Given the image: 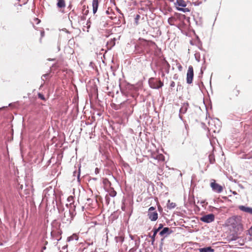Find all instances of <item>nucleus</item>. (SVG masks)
Segmentation results:
<instances>
[{"label":"nucleus","mask_w":252,"mask_h":252,"mask_svg":"<svg viewBox=\"0 0 252 252\" xmlns=\"http://www.w3.org/2000/svg\"><path fill=\"white\" fill-rule=\"evenodd\" d=\"M227 226L230 227L231 231L234 232L237 235L241 234L243 231V227L240 217L233 216L227 220Z\"/></svg>","instance_id":"nucleus-1"},{"label":"nucleus","mask_w":252,"mask_h":252,"mask_svg":"<svg viewBox=\"0 0 252 252\" xmlns=\"http://www.w3.org/2000/svg\"><path fill=\"white\" fill-rule=\"evenodd\" d=\"M186 18L184 14L176 13L173 16L171 17L168 19V23L170 25L173 26L179 24Z\"/></svg>","instance_id":"nucleus-2"},{"label":"nucleus","mask_w":252,"mask_h":252,"mask_svg":"<svg viewBox=\"0 0 252 252\" xmlns=\"http://www.w3.org/2000/svg\"><path fill=\"white\" fill-rule=\"evenodd\" d=\"M149 83L150 87L155 89L160 88L163 85V83L160 80H155L153 78L150 79Z\"/></svg>","instance_id":"nucleus-3"},{"label":"nucleus","mask_w":252,"mask_h":252,"mask_svg":"<svg viewBox=\"0 0 252 252\" xmlns=\"http://www.w3.org/2000/svg\"><path fill=\"white\" fill-rule=\"evenodd\" d=\"M55 193L54 189L50 186L45 189L43 192V199L48 201V199L51 196H54Z\"/></svg>","instance_id":"nucleus-4"},{"label":"nucleus","mask_w":252,"mask_h":252,"mask_svg":"<svg viewBox=\"0 0 252 252\" xmlns=\"http://www.w3.org/2000/svg\"><path fill=\"white\" fill-rule=\"evenodd\" d=\"M155 209V207H151L148 210V216L151 221H156L158 218V214Z\"/></svg>","instance_id":"nucleus-5"},{"label":"nucleus","mask_w":252,"mask_h":252,"mask_svg":"<svg viewBox=\"0 0 252 252\" xmlns=\"http://www.w3.org/2000/svg\"><path fill=\"white\" fill-rule=\"evenodd\" d=\"M210 187H211L213 191L220 193L223 190V187L219 184L216 183L215 180H212L210 183Z\"/></svg>","instance_id":"nucleus-6"},{"label":"nucleus","mask_w":252,"mask_h":252,"mask_svg":"<svg viewBox=\"0 0 252 252\" xmlns=\"http://www.w3.org/2000/svg\"><path fill=\"white\" fill-rule=\"evenodd\" d=\"M200 220L206 223H210L214 221L215 215L213 214H209L204 215L200 219Z\"/></svg>","instance_id":"nucleus-7"},{"label":"nucleus","mask_w":252,"mask_h":252,"mask_svg":"<svg viewBox=\"0 0 252 252\" xmlns=\"http://www.w3.org/2000/svg\"><path fill=\"white\" fill-rule=\"evenodd\" d=\"M62 232L59 229H54L51 232V236L53 240L59 241L62 238Z\"/></svg>","instance_id":"nucleus-8"},{"label":"nucleus","mask_w":252,"mask_h":252,"mask_svg":"<svg viewBox=\"0 0 252 252\" xmlns=\"http://www.w3.org/2000/svg\"><path fill=\"white\" fill-rule=\"evenodd\" d=\"M193 78V69L192 66H189L187 74V82L191 84Z\"/></svg>","instance_id":"nucleus-9"},{"label":"nucleus","mask_w":252,"mask_h":252,"mask_svg":"<svg viewBox=\"0 0 252 252\" xmlns=\"http://www.w3.org/2000/svg\"><path fill=\"white\" fill-rule=\"evenodd\" d=\"M215 121L213 120L209 122V128L210 130H212L214 132H219L220 131V126H218V127L216 126H214L213 123Z\"/></svg>","instance_id":"nucleus-10"},{"label":"nucleus","mask_w":252,"mask_h":252,"mask_svg":"<svg viewBox=\"0 0 252 252\" xmlns=\"http://www.w3.org/2000/svg\"><path fill=\"white\" fill-rule=\"evenodd\" d=\"M188 103H184L180 109L179 117L182 120V115L186 113L188 109Z\"/></svg>","instance_id":"nucleus-11"},{"label":"nucleus","mask_w":252,"mask_h":252,"mask_svg":"<svg viewBox=\"0 0 252 252\" xmlns=\"http://www.w3.org/2000/svg\"><path fill=\"white\" fill-rule=\"evenodd\" d=\"M239 209L243 212L252 215V208L251 207L241 205L239 206Z\"/></svg>","instance_id":"nucleus-12"},{"label":"nucleus","mask_w":252,"mask_h":252,"mask_svg":"<svg viewBox=\"0 0 252 252\" xmlns=\"http://www.w3.org/2000/svg\"><path fill=\"white\" fill-rule=\"evenodd\" d=\"M115 241L118 246H121L124 240V237L122 234H120L118 236L115 237Z\"/></svg>","instance_id":"nucleus-13"},{"label":"nucleus","mask_w":252,"mask_h":252,"mask_svg":"<svg viewBox=\"0 0 252 252\" xmlns=\"http://www.w3.org/2000/svg\"><path fill=\"white\" fill-rule=\"evenodd\" d=\"M93 10L94 14H95L97 10L98 1V0H93L92 1Z\"/></svg>","instance_id":"nucleus-14"},{"label":"nucleus","mask_w":252,"mask_h":252,"mask_svg":"<svg viewBox=\"0 0 252 252\" xmlns=\"http://www.w3.org/2000/svg\"><path fill=\"white\" fill-rule=\"evenodd\" d=\"M171 231H170V229L168 227H164L159 232V235L161 236H164L165 234H169Z\"/></svg>","instance_id":"nucleus-15"},{"label":"nucleus","mask_w":252,"mask_h":252,"mask_svg":"<svg viewBox=\"0 0 252 252\" xmlns=\"http://www.w3.org/2000/svg\"><path fill=\"white\" fill-rule=\"evenodd\" d=\"M199 252H214V250L212 249L211 247H205L203 248H200L199 249Z\"/></svg>","instance_id":"nucleus-16"},{"label":"nucleus","mask_w":252,"mask_h":252,"mask_svg":"<svg viewBox=\"0 0 252 252\" xmlns=\"http://www.w3.org/2000/svg\"><path fill=\"white\" fill-rule=\"evenodd\" d=\"M159 229H155L154 230V234L152 236H150V237L152 239V244H154L155 241V237L157 235V233L158 232Z\"/></svg>","instance_id":"nucleus-17"},{"label":"nucleus","mask_w":252,"mask_h":252,"mask_svg":"<svg viewBox=\"0 0 252 252\" xmlns=\"http://www.w3.org/2000/svg\"><path fill=\"white\" fill-rule=\"evenodd\" d=\"M57 6L59 8H64L65 7L64 0H58Z\"/></svg>","instance_id":"nucleus-18"},{"label":"nucleus","mask_w":252,"mask_h":252,"mask_svg":"<svg viewBox=\"0 0 252 252\" xmlns=\"http://www.w3.org/2000/svg\"><path fill=\"white\" fill-rule=\"evenodd\" d=\"M103 184H104V189L108 191L109 190V187L110 186V184L108 180L106 179H104L103 180Z\"/></svg>","instance_id":"nucleus-19"},{"label":"nucleus","mask_w":252,"mask_h":252,"mask_svg":"<svg viewBox=\"0 0 252 252\" xmlns=\"http://www.w3.org/2000/svg\"><path fill=\"white\" fill-rule=\"evenodd\" d=\"M78 236L76 234H73L72 235L68 237L67 238V241H71L73 240H78Z\"/></svg>","instance_id":"nucleus-20"},{"label":"nucleus","mask_w":252,"mask_h":252,"mask_svg":"<svg viewBox=\"0 0 252 252\" xmlns=\"http://www.w3.org/2000/svg\"><path fill=\"white\" fill-rule=\"evenodd\" d=\"M176 206V204L173 202H170L169 200L167 203V208L169 209H173L175 208Z\"/></svg>","instance_id":"nucleus-21"},{"label":"nucleus","mask_w":252,"mask_h":252,"mask_svg":"<svg viewBox=\"0 0 252 252\" xmlns=\"http://www.w3.org/2000/svg\"><path fill=\"white\" fill-rule=\"evenodd\" d=\"M177 2L179 6L182 7L186 6V3L184 0H177Z\"/></svg>","instance_id":"nucleus-22"},{"label":"nucleus","mask_w":252,"mask_h":252,"mask_svg":"<svg viewBox=\"0 0 252 252\" xmlns=\"http://www.w3.org/2000/svg\"><path fill=\"white\" fill-rule=\"evenodd\" d=\"M156 159L158 160H161L163 161L164 160V157L163 155L162 154H159L157 156L156 158H155Z\"/></svg>","instance_id":"nucleus-23"},{"label":"nucleus","mask_w":252,"mask_h":252,"mask_svg":"<svg viewBox=\"0 0 252 252\" xmlns=\"http://www.w3.org/2000/svg\"><path fill=\"white\" fill-rule=\"evenodd\" d=\"M209 159L211 163H213L215 161V158H214L213 156L211 155L209 156Z\"/></svg>","instance_id":"nucleus-24"},{"label":"nucleus","mask_w":252,"mask_h":252,"mask_svg":"<svg viewBox=\"0 0 252 252\" xmlns=\"http://www.w3.org/2000/svg\"><path fill=\"white\" fill-rule=\"evenodd\" d=\"M116 195V192L111 188V196H115Z\"/></svg>","instance_id":"nucleus-25"},{"label":"nucleus","mask_w":252,"mask_h":252,"mask_svg":"<svg viewBox=\"0 0 252 252\" xmlns=\"http://www.w3.org/2000/svg\"><path fill=\"white\" fill-rule=\"evenodd\" d=\"M38 97H39V98H41L42 100H44L45 99V98H44L43 95L41 94H38Z\"/></svg>","instance_id":"nucleus-26"},{"label":"nucleus","mask_w":252,"mask_h":252,"mask_svg":"<svg viewBox=\"0 0 252 252\" xmlns=\"http://www.w3.org/2000/svg\"><path fill=\"white\" fill-rule=\"evenodd\" d=\"M175 82L174 81H171V82L170 83V87L173 88L175 87Z\"/></svg>","instance_id":"nucleus-27"},{"label":"nucleus","mask_w":252,"mask_h":252,"mask_svg":"<svg viewBox=\"0 0 252 252\" xmlns=\"http://www.w3.org/2000/svg\"><path fill=\"white\" fill-rule=\"evenodd\" d=\"M139 18H140V16L139 15H137L135 18V20L136 24H137L138 20H139Z\"/></svg>","instance_id":"nucleus-28"},{"label":"nucleus","mask_w":252,"mask_h":252,"mask_svg":"<svg viewBox=\"0 0 252 252\" xmlns=\"http://www.w3.org/2000/svg\"><path fill=\"white\" fill-rule=\"evenodd\" d=\"M73 197L72 196H70L68 197L67 200L68 202H71L73 200Z\"/></svg>","instance_id":"nucleus-29"},{"label":"nucleus","mask_w":252,"mask_h":252,"mask_svg":"<svg viewBox=\"0 0 252 252\" xmlns=\"http://www.w3.org/2000/svg\"><path fill=\"white\" fill-rule=\"evenodd\" d=\"M66 214V215H68L69 217H70V211H66L65 212H64V217H65V214Z\"/></svg>","instance_id":"nucleus-30"},{"label":"nucleus","mask_w":252,"mask_h":252,"mask_svg":"<svg viewBox=\"0 0 252 252\" xmlns=\"http://www.w3.org/2000/svg\"><path fill=\"white\" fill-rule=\"evenodd\" d=\"M48 76V74H44L42 76V79L43 80V77H45L46 78L47 76Z\"/></svg>","instance_id":"nucleus-31"},{"label":"nucleus","mask_w":252,"mask_h":252,"mask_svg":"<svg viewBox=\"0 0 252 252\" xmlns=\"http://www.w3.org/2000/svg\"><path fill=\"white\" fill-rule=\"evenodd\" d=\"M41 37H43L44 36V31L41 32Z\"/></svg>","instance_id":"nucleus-32"},{"label":"nucleus","mask_w":252,"mask_h":252,"mask_svg":"<svg viewBox=\"0 0 252 252\" xmlns=\"http://www.w3.org/2000/svg\"><path fill=\"white\" fill-rule=\"evenodd\" d=\"M237 237L233 236V238L231 239L232 240H236L237 239Z\"/></svg>","instance_id":"nucleus-33"},{"label":"nucleus","mask_w":252,"mask_h":252,"mask_svg":"<svg viewBox=\"0 0 252 252\" xmlns=\"http://www.w3.org/2000/svg\"><path fill=\"white\" fill-rule=\"evenodd\" d=\"M98 172H99V171H98V169L97 168H95V173H96V174H97V173H98Z\"/></svg>","instance_id":"nucleus-34"},{"label":"nucleus","mask_w":252,"mask_h":252,"mask_svg":"<svg viewBox=\"0 0 252 252\" xmlns=\"http://www.w3.org/2000/svg\"><path fill=\"white\" fill-rule=\"evenodd\" d=\"M162 227V224H159V227L158 229H159V230Z\"/></svg>","instance_id":"nucleus-35"},{"label":"nucleus","mask_w":252,"mask_h":252,"mask_svg":"<svg viewBox=\"0 0 252 252\" xmlns=\"http://www.w3.org/2000/svg\"><path fill=\"white\" fill-rule=\"evenodd\" d=\"M71 217H70V218H67L66 220L67 221H71Z\"/></svg>","instance_id":"nucleus-36"},{"label":"nucleus","mask_w":252,"mask_h":252,"mask_svg":"<svg viewBox=\"0 0 252 252\" xmlns=\"http://www.w3.org/2000/svg\"><path fill=\"white\" fill-rule=\"evenodd\" d=\"M35 20L37 21V24H38V23H39V22H40V20H38V19H35Z\"/></svg>","instance_id":"nucleus-37"},{"label":"nucleus","mask_w":252,"mask_h":252,"mask_svg":"<svg viewBox=\"0 0 252 252\" xmlns=\"http://www.w3.org/2000/svg\"><path fill=\"white\" fill-rule=\"evenodd\" d=\"M106 54H107V52H106L105 53V54L103 55V57H104V58H105V56H106Z\"/></svg>","instance_id":"nucleus-38"},{"label":"nucleus","mask_w":252,"mask_h":252,"mask_svg":"<svg viewBox=\"0 0 252 252\" xmlns=\"http://www.w3.org/2000/svg\"><path fill=\"white\" fill-rule=\"evenodd\" d=\"M107 234H108V232L106 233V235H107ZM106 238H107L106 241H107L108 240V235H107V236H106Z\"/></svg>","instance_id":"nucleus-39"},{"label":"nucleus","mask_w":252,"mask_h":252,"mask_svg":"<svg viewBox=\"0 0 252 252\" xmlns=\"http://www.w3.org/2000/svg\"><path fill=\"white\" fill-rule=\"evenodd\" d=\"M109 10V8H108V10L106 11V13H107V14H109V10Z\"/></svg>","instance_id":"nucleus-40"},{"label":"nucleus","mask_w":252,"mask_h":252,"mask_svg":"<svg viewBox=\"0 0 252 252\" xmlns=\"http://www.w3.org/2000/svg\"><path fill=\"white\" fill-rule=\"evenodd\" d=\"M251 235H252V227L251 228Z\"/></svg>","instance_id":"nucleus-41"},{"label":"nucleus","mask_w":252,"mask_h":252,"mask_svg":"<svg viewBox=\"0 0 252 252\" xmlns=\"http://www.w3.org/2000/svg\"><path fill=\"white\" fill-rule=\"evenodd\" d=\"M106 37H108L109 36V34H107L105 35Z\"/></svg>","instance_id":"nucleus-42"},{"label":"nucleus","mask_w":252,"mask_h":252,"mask_svg":"<svg viewBox=\"0 0 252 252\" xmlns=\"http://www.w3.org/2000/svg\"><path fill=\"white\" fill-rule=\"evenodd\" d=\"M165 63H167V64L168 65V66H169V63H167V62H166V61H165Z\"/></svg>","instance_id":"nucleus-43"},{"label":"nucleus","mask_w":252,"mask_h":252,"mask_svg":"<svg viewBox=\"0 0 252 252\" xmlns=\"http://www.w3.org/2000/svg\"><path fill=\"white\" fill-rule=\"evenodd\" d=\"M233 194H236V192H235V191H234V192H233Z\"/></svg>","instance_id":"nucleus-44"},{"label":"nucleus","mask_w":252,"mask_h":252,"mask_svg":"<svg viewBox=\"0 0 252 252\" xmlns=\"http://www.w3.org/2000/svg\"><path fill=\"white\" fill-rule=\"evenodd\" d=\"M164 74L163 73H162V76H164Z\"/></svg>","instance_id":"nucleus-45"},{"label":"nucleus","mask_w":252,"mask_h":252,"mask_svg":"<svg viewBox=\"0 0 252 252\" xmlns=\"http://www.w3.org/2000/svg\"><path fill=\"white\" fill-rule=\"evenodd\" d=\"M182 68V66L180 65L179 67V68Z\"/></svg>","instance_id":"nucleus-46"},{"label":"nucleus","mask_w":252,"mask_h":252,"mask_svg":"<svg viewBox=\"0 0 252 252\" xmlns=\"http://www.w3.org/2000/svg\"><path fill=\"white\" fill-rule=\"evenodd\" d=\"M111 107H113V105L111 104Z\"/></svg>","instance_id":"nucleus-47"},{"label":"nucleus","mask_w":252,"mask_h":252,"mask_svg":"<svg viewBox=\"0 0 252 252\" xmlns=\"http://www.w3.org/2000/svg\"><path fill=\"white\" fill-rule=\"evenodd\" d=\"M139 252H142L140 250Z\"/></svg>","instance_id":"nucleus-48"}]
</instances>
